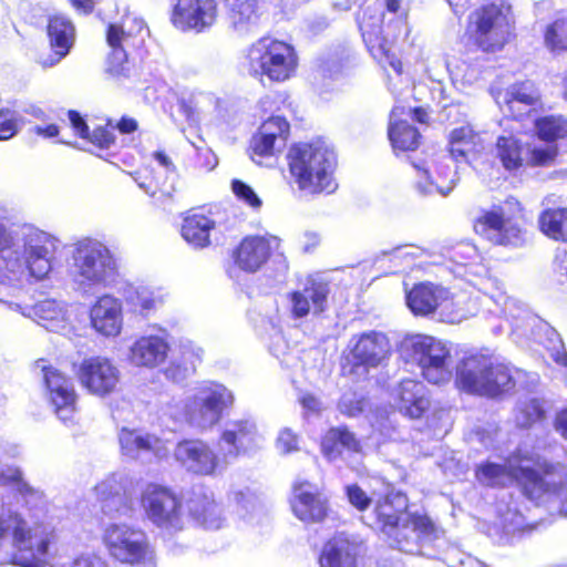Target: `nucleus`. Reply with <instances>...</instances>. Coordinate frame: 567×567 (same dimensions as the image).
I'll return each mask as SVG.
<instances>
[{"mask_svg":"<svg viewBox=\"0 0 567 567\" xmlns=\"http://www.w3.org/2000/svg\"><path fill=\"white\" fill-rule=\"evenodd\" d=\"M90 321L97 333L117 337L123 328L122 301L109 293L99 297L90 309Z\"/></svg>","mask_w":567,"mask_h":567,"instance_id":"obj_30","label":"nucleus"},{"mask_svg":"<svg viewBox=\"0 0 567 567\" xmlns=\"http://www.w3.org/2000/svg\"><path fill=\"white\" fill-rule=\"evenodd\" d=\"M148 34L146 23L135 14H125L120 22L110 23L106 42L111 51L107 55L106 72L114 78L128 76V55L144 45Z\"/></svg>","mask_w":567,"mask_h":567,"instance_id":"obj_11","label":"nucleus"},{"mask_svg":"<svg viewBox=\"0 0 567 567\" xmlns=\"http://www.w3.org/2000/svg\"><path fill=\"white\" fill-rule=\"evenodd\" d=\"M520 212V205L514 197L503 204L484 210L474 221L477 235L496 245H518L522 240L520 229L513 224V218Z\"/></svg>","mask_w":567,"mask_h":567,"instance_id":"obj_17","label":"nucleus"},{"mask_svg":"<svg viewBox=\"0 0 567 567\" xmlns=\"http://www.w3.org/2000/svg\"><path fill=\"white\" fill-rule=\"evenodd\" d=\"M399 352L404 361L415 363L430 383L451 380L452 355L445 341L429 334H408L402 339Z\"/></svg>","mask_w":567,"mask_h":567,"instance_id":"obj_10","label":"nucleus"},{"mask_svg":"<svg viewBox=\"0 0 567 567\" xmlns=\"http://www.w3.org/2000/svg\"><path fill=\"white\" fill-rule=\"evenodd\" d=\"M140 502L146 518L155 526L168 532L184 528L183 501L172 488L147 483L141 492Z\"/></svg>","mask_w":567,"mask_h":567,"instance_id":"obj_16","label":"nucleus"},{"mask_svg":"<svg viewBox=\"0 0 567 567\" xmlns=\"http://www.w3.org/2000/svg\"><path fill=\"white\" fill-rule=\"evenodd\" d=\"M125 300L134 307L135 311L147 312L155 308L156 298L154 293L144 287L130 288L125 292Z\"/></svg>","mask_w":567,"mask_h":567,"instance_id":"obj_51","label":"nucleus"},{"mask_svg":"<svg viewBox=\"0 0 567 567\" xmlns=\"http://www.w3.org/2000/svg\"><path fill=\"white\" fill-rule=\"evenodd\" d=\"M181 353L185 361L189 362L193 369L203 360L204 350L190 340L181 341Z\"/></svg>","mask_w":567,"mask_h":567,"instance_id":"obj_61","label":"nucleus"},{"mask_svg":"<svg viewBox=\"0 0 567 567\" xmlns=\"http://www.w3.org/2000/svg\"><path fill=\"white\" fill-rule=\"evenodd\" d=\"M544 416V408L539 400L530 399L518 403L515 414L517 425L527 427Z\"/></svg>","mask_w":567,"mask_h":567,"instance_id":"obj_50","label":"nucleus"},{"mask_svg":"<svg viewBox=\"0 0 567 567\" xmlns=\"http://www.w3.org/2000/svg\"><path fill=\"white\" fill-rule=\"evenodd\" d=\"M8 219L9 209L0 203V260L4 267L1 270L19 278L28 274L43 277L53 268L58 238L31 225L8 227Z\"/></svg>","mask_w":567,"mask_h":567,"instance_id":"obj_3","label":"nucleus"},{"mask_svg":"<svg viewBox=\"0 0 567 567\" xmlns=\"http://www.w3.org/2000/svg\"><path fill=\"white\" fill-rule=\"evenodd\" d=\"M289 123L281 116H271L265 121L250 142L251 158L261 164L262 158L275 155L285 145Z\"/></svg>","mask_w":567,"mask_h":567,"instance_id":"obj_29","label":"nucleus"},{"mask_svg":"<svg viewBox=\"0 0 567 567\" xmlns=\"http://www.w3.org/2000/svg\"><path fill=\"white\" fill-rule=\"evenodd\" d=\"M231 189L235 196L245 205L249 206L255 210H259L261 208V198L248 184L239 179H234L231 182Z\"/></svg>","mask_w":567,"mask_h":567,"instance_id":"obj_54","label":"nucleus"},{"mask_svg":"<svg viewBox=\"0 0 567 567\" xmlns=\"http://www.w3.org/2000/svg\"><path fill=\"white\" fill-rule=\"evenodd\" d=\"M557 155V147L555 145L536 146L532 150L530 162L534 165L543 166L554 161Z\"/></svg>","mask_w":567,"mask_h":567,"instance_id":"obj_60","label":"nucleus"},{"mask_svg":"<svg viewBox=\"0 0 567 567\" xmlns=\"http://www.w3.org/2000/svg\"><path fill=\"white\" fill-rule=\"evenodd\" d=\"M0 485L14 486L20 492H28L31 488L22 478V472L18 467L6 466L0 470Z\"/></svg>","mask_w":567,"mask_h":567,"instance_id":"obj_57","label":"nucleus"},{"mask_svg":"<svg viewBox=\"0 0 567 567\" xmlns=\"http://www.w3.org/2000/svg\"><path fill=\"white\" fill-rule=\"evenodd\" d=\"M42 370L54 413L63 423H73L78 395L72 381L55 369L42 367Z\"/></svg>","mask_w":567,"mask_h":567,"instance_id":"obj_24","label":"nucleus"},{"mask_svg":"<svg viewBox=\"0 0 567 567\" xmlns=\"http://www.w3.org/2000/svg\"><path fill=\"white\" fill-rule=\"evenodd\" d=\"M289 172L298 188L307 194L333 193L337 157L322 141L300 143L288 153Z\"/></svg>","mask_w":567,"mask_h":567,"instance_id":"obj_7","label":"nucleus"},{"mask_svg":"<svg viewBox=\"0 0 567 567\" xmlns=\"http://www.w3.org/2000/svg\"><path fill=\"white\" fill-rule=\"evenodd\" d=\"M361 545L344 534H339L327 542L322 548L320 567H358Z\"/></svg>","mask_w":567,"mask_h":567,"instance_id":"obj_34","label":"nucleus"},{"mask_svg":"<svg viewBox=\"0 0 567 567\" xmlns=\"http://www.w3.org/2000/svg\"><path fill=\"white\" fill-rule=\"evenodd\" d=\"M69 274L74 289L90 296L99 288L115 285L120 275L118 262L106 244L84 237L71 246Z\"/></svg>","mask_w":567,"mask_h":567,"instance_id":"obj_5","label":"nucleus"},{"mask_svg":"<svg viewBox=\"0 0 567 567\" xmlns=\"http://www.w3.org/2000/svg\"><path fill=\"white\" fill-rule=\"evenodd\" d=\"M538 136L545 141H555L567 135V120L563 116L549 115L535 123Z\"/></svg>","mask_w":567,"mask_h":567,"instance_id":"obj_49","label":"nucleus"},{"mask_svg":"<svg viewBox=\"0 0 567 567\" xmlns=\"http://www.w3.org/2000/svg\"><path fill=\"white\" fill-rule=\"evenodd\" d=\"M485 150V138L472 125H463L450 133V158L470 163Z\"/></svg>","mask_w":567,"mask_h":567,"instance_id":"obj_38","label":"nucleus"},{"mask_svg":"<svg viewBox=\"0 0 567 567\" xmlns=\"http://www.w3.org/2000/svg\"><path fill=\"white\" fill-rule=\"evenodd\" d=\"M416 172V181L414 187L422 196H430L435 193L447 196L456 185L454 174L449 165L436 169V178L434 179L426 162L420 164L413 163Z\"/></svg>","mask_w":567,"mask_h":567,"instance_id":"obj_37","label":"nucleus"},{"mask_svg":"<svg viewBox=\"0 0 567 567\" xmlns=\"http://www.w3.org/2000/svg\"><path fill=\"white\" fill-rule=\"evenodd\" d=\"M449 254L450 259L457 266L455 269L457 275L464 276L466 281L474 287H477L478 291H483V297L481 299L482 305L487 306L489 301H494L498 308L497 310H494V312L505 317H515L513 313L515 300L501 291L497 295H489L485 291L487 285L491 282L489 278L484 280L488 274V269L481 262L477 248L473 244L460 243L454 246Z\"/></svg>","mask_w":567,"mask_h":567,"instance_id":"obj_15","label":"nucleus"},{"mask_svg":"<svg viewBox=\"0 0 567 567\" xmlns=\"http://www.w3.org/2000/svg\"><path fill=\"white\" fill-rule=\"evenodd\" d=\"M19 131V116L17 112L0 110V141L12 138Z\"/></svg>","mask_w":567,"mask_h":567,"instance_id":"obj_55","label":"nucleus"},{"mask_svg":"<svg viewBox=\"0 0 567 567\" xmlns=\"http://www.w3.org/2000/svg\"><path fill=\"white\" fill-rule=\"evenodd\" d=\"M86 138L100 148H110L115 142L114 126H111V123L105 127L99 126L92 133L89 132Z\"/></svg>","mask_w":567,"mask_h":567,"instance_id":"obj_58","label":"nucleus"},{"mask_svg":"<svg viewBox=\"0 0 567 567\" xmlns=\"http://www.w3.org/2000/svg\"><path fill=\"white\" fill-rule=\"evenodd\" d=\"M545 336L544 346L548 350L550 358L557 364L567 367V352L558 332L550 327H546Z\"/></svg>","mask_w":567,"mask_h":567,"instance_id":"obj_52","label":"nucleus"},{"mask_svg":"<svg viewBox=\"0 0 567 567\" xmlns=\"http://www.w3.org/2000/svg\"><path fill=\"white\" fill-rule=\"evenodd\" d=\"M554 195L546 196L542 205L545 207L539 216L540 230L554 240L567 241V208H551Z\"/></svg>","mask_w":567,"mask_h":567,"instance_id":"obj_44","label":"nucleus"},{"mask_svg":"<svg viewBox=\"0 0 567 567\" xmlns=\"http://www.w3.org/2000/svg\"><path fill=\"white\" fill-rule=\"evenodd\" d=\"M217 18L215 0H178L174 7L172 21L181 30L198 32L212 27Z\"/></svg>","mask_w":567,"mask_h":567,"instance_id":"obj_26","label":"nucleus"},{"mask_svg":"<svg viewBox=\"0 0 567 567\" xmlns=\"http://www.w3.org/2000/svg\"><path fill=\"white\" fill-rule=\"evenodd\" d=\"M446 307L450 313H445L443 309L439 310V316L442 321L450 323H458L477 311V306L474 300L467 297L466 293L452 295L446 289Z\"/></svg>","mask_w":567,"mask_h":567,"instance_id":"obj_47","label":"nucleus"},{"mask_svg":"<svg viewBox=\"0 0 567 567\" xmlns=\"http://www.w3.org/2000/svg\"><path fill=\"white\" fill-rule=\"evenodd\" d=\"M477 481L486 486H505L514 481L524 495L535 502L544 497L561 496L567 493V468L560 463L551 464L539 455H517L504 464L482 463L476 468Z\"/></svg>","mask_w":567,"mask_h":567,"instance_id":"obj_1","label":"nucleus"},{"mask_svg":"<svg viewBox=\"0 0 567 567\" xmlns=\"http://www.w3.org/2000/svg\"><path fill=\"white\" fill-rule=\"evenodd\" d=\"M496 155L508 171L516 169L522 165V146L514 135L497 138Z\"/></svg>","mask_w":567,"mask_h":567,"instance_id":"obj_48","label":"nucleus"},{"mask_svg":"<svg viewBox=\"0 0 567 567\" xmlns=\"http://www.w3.org/2000/svg\"><path fill=\"white\" fill-rule=\"evenodd\" d=\"M229 28L239 35L251 32L258 23L257 0H224Z\"/></svg>","mask_w":567,"mask_h":567,"instance_id":"obj_41","label":"nucleus"},{"mask_svg":"<svg viewBox=\"0 0 567 567\" xmlns=\"http://www.w3.org/2000/svg\"><path fill=\"white\" fill-rule=\"evenodd\" d=\"M234 502L238 506L241 507L243 511L249 512V509L255 508V497L254 495L247 489V491H234L231 493Z\"/></svg>","mask_w":567,"mask_h":567,"instance_id":"obj_63","label":"nucleus"},{"mask_svg":"<svg viewBox=\"0 0 567 567\" xmlns=\"http://www.w3.org/2000/svg\"><path fill=\"white\" fill-rule=\"evenodd\" d=\"M291 508L297 518L305 523L321 522L328 513V498L318 486L300 482L293 486Z\"/></svg>","mask_w":567,"mask_h":567,"instance_id":"obj_28","label":"nucleus"},{"mask_svg":"<svg viewBox=\"0 0 567 567\" xmlns=\"http://www.w3.org/2000/svg\"><path fill=\"white\" fill-rule=\"evenodd\" d=\"M565 24L563 21H555L547 27L545 33L546 47L553 53H561L567 50V38L565 37Z\"/></svg>","mask_w":567,"mask_h":567,"instance_id":"obj_53","label":"nucleus"},{"mask_svg":"<svg viewBox=\"0 0 567 567\" xmlns=\"http://www.w3.org/2000/svg\"><path fill=\"white\" fill-rule=\"evenodd\" d=\"M154 159L157 162L159 168L165 173L164 179L161 178L162 172H157L148 183L140 182L138 187L150 195L154 204L158 206H167L172 200L176 190L177 174L175 165L172 159L162 151H156L153 154Z\"/></svg>","mask_w":567,"mask_h":567,"instance_id":"obj_31","label":"nucleus"},{"mask_svg":"<svg viewBox=\"0 0 567 567\" xmlns=\"http://www.w3.org/2000/svg\"><path fill=\"white\" fill-rule=\"evenodd\" d=\"M322 452L329 460H334L341 449L359 452L360 443L355 436L344 427L331 429L322 439Z\"/></svg>","mask_w":567,"mask_h":567,"instance_id":"obj_46","label":"nucleus"},{"mask_svg":"<svg viewBox=\"0 0 567 567\" xmlns=\"http://www.w3.org/2000/svg\"><path fill=\"white\" fill-rule=\"evenodd\" d=\"M168 351L167 333L158 330L136 338L128 348L127 360L136 368L155 369L166 361Z\"/></svg>","mask_w":567,"mask_h":567,"instance_id":"obj_25","label":"nucleus"},{"mask_svg":"<svg viewBox=\"0 0 567 567\" xmlns=\"http://www.w3.org/2000/svg\"><path fill=\"white\" fill-rule=\"evenodd\" d=\"M408 498L391 493L374 508V524L388 537L392 547L412 555H426L425 548L441 537V529L425 514L406 512Z\"/></svg>","mask_w":567,"mask_h":567,"instance_id":"obj_4","label":"nucleus"},{"mask_svg":"<svg viewBox=\"0 0 567 567\" xmlns=\"http://www.w3.org/2000/svg\"><path fill=\"white\" fill-rule=\"evenodd\" d=\"M48 34L53 54L42 60L44 68L54 66L68 55L74 41V27L64 16H53L49 20Z\"/></svg>","mask_w":567,"mask_h":567,"instance_id":"obj_36","label":"nucleus"},{"mask_svg":"<svg viewBox=\"0 0 567 567\" xmlns=\"http://www.w3.org/2000/svg\"><path fill=\"white\" fill-rule=\"evenodd\" d=\"M133 488V478L124 472L112 473L95 485L94 492L103 504V509L111 513L122 503L123 496Z\"/></svg>","mask_w":567,"mask_h":567,"instance_id":"obj_40","label":"nucleus"},{"mask_svg":"<svg viewBox=\"0 0 567 567\" xmlns=\"http://www.w3.org/2000/svg\"><path fill=\"white\" fill-rule=\"evenodd\" d=\"M445 300L446 288L432 282L415 285L406 293V305L416 316H429L434 312L439 313L440 309H443L445 313H450Z\"/></svg>","mask_w":567,"mask_h":567,"instance_id":"obj_33","label":"nucleus"},{"mask_svg":"<svg viewBox=\"0 0 567 567\" xmlns=\"http://www.w3.org/2000/svg\"><path fill=\"white\" fill-rule=\"evenodd\" d=\"M353 369L367 373L370 368L381 365L390 355L391 346L388 337L379 331H367L353 336L350 341Z\"/></svg>","mask_w":567,"mask_h":567,"instance_id":"obj_23","label":"nucleus"},{"mask_svg":"<svg viewBox=\"0 0 567 567\" xmlns=\"http://www.w3.org/2000/svg\"><path fill=\"white\" fill-rule=\"evenodd\" d=\"M262 436L250 419L229 420L225 423L217 446L230 464L240 455L258 449Z\"/></svg>","mask_w":567,"mask_h":567,"instance_id":"obj_21","label":"nucleus"},{"mask_svg":"<svg viewBox=\"0 0 567 567\" xmlns=\"http://www.w3.org/2000/svg\"><path fill=\"white\" fill-rule=\"evenodd\" d=\"M538 99L539 94L534 83L526 81L511 85L503 95V103L514 117H519L527 113Z\"/></svg>","mask_w":567,"mask_h":567,"instance_id":"obj_43","label":"nucleus"},{"mask_svg":"<svg viewBox=\"0 0 567 567\" xmlns=\"http://www.w3.org/2000/svg\"><path fill=\"white\" fill-rule=\"evenodd\" d=\"M328 284L312 278L286 296V308L292 319L319 316L327 308Z\"/></svg>","mask_w":567,"mask_h":567,"instance_id":"obj_22","label":"nucleus"},{"mask_svg":"<svg viewBox=\"0 0 567 567\" xmlns=\"http://www.w3.org/2000/svg\"><path fill=\"white\" fill-rule=\"evenodd\" d=\"M109 555L122 564L156 567L154 550L144 530L125 523H111L102 535Z\"/></svg>","mask_w":567,"mask_h":567,"instance_id":"obj_12","label":"nucleus"},{"mask_svg":"<svg viewBox=\"0 0 567 567\" xmlns=\"http://www.w3.org/2000/svg\"><path fill=\"white\" fill-rule=\"evenodd\" d=\"M346 495L349 503L359 512H364L371 505V497L357 484L346 486Z\"/></svg>","mask_w":567,"mask_h":567,"instance_id":"obj_59","label":"nucleus"},{"mask_svg":"<svg viewBox=\"0 0 567 567\" xmlns=\"http://www.w3.org/2000/svg\"><path fill=\"white\" fill-rule=\"evenodd\" d=\"M187 507L189 515L205 529L216 530L223 527V511L212 491L204 487L193 489Z\"/></svg>","mask_w":567,"mask_h":567,"instance_id":"obj_32","label":"nucleus"},{"mask_svg":"<svg viewBox=\"0 0 567 567\" xmlns=\"http://www.w3.org/2000/svg\"><path fill=\"white\" fill-rule=\"evenodd\" d=\"M403 114L404 107H393L390 114L389 138L394 150L413 151L417 147L421 135L416 128L401 118Z\"/></svg>","mask_w":567,"mask_h":567,"instance_id":"obj_42","label":"nucleus"},{"mask_svg":"<svg viewBox=\"0 0 567 567\" xmlns=\"http://www.w3.org/2000/svg\"><path fill=\"white\" fill-rule=\"evenodd\" d=\"M364 400L355 392H346L339 401V410L348 416H357L364 409Z\"/></svg>","mask_w":567,"mask_h":567,"instance_id":"obj_56","label":"nucleus"},{"mask_svg":"<svg viewBox=\"0 0 567 567\" xmlns=\"http://www.w3.org/2000/svg\"><path fill=\"white\" fill-rule=\"evenodd\" d=\"M234 401V393L224 384L205 382L186 399L185 419L196 429H212L220 421L224 411L233 406Z\"/></svg>","mask_w":567,"mask_h":567,"instance_id":"obj_14","label":"nucleus"},{"mask_svg":"<svg viewBox=\"0 0 567 567\" xmlns=\"http://www.w3.org/2000/svg\"><path fill=\"white\" fill-rule=\"evenodd\" d=\"M280 239L272 235L247 236L234 251L235 264L246 272L258 271L271 251L278 250Z\"/></svg>","mask_w":567,"mask_h":567,"instance_id":"obj_27","label":"nucleus"},{"mask_svg":"<svg viewBox=\"0 0 567 567\" xmlns=\"http://www.w3.org/2000/svg\"><path fill=\"white\" fill-rule=\"evenodd\" d=\"M519 372L486 354L464 355L455 368L457 389L468 394L497 398L514 389Z\"/></svg>","mask_w":567,"mask_h":567,"instance_id":"obj_9","label":"nucleus"},{"mask_svg":"<svg viewBox=\"0 0 567 567\" xmlns=\"http://www.w3.org/2000/svg\"><path fill=\"white\" fill-rule=\"evenodd\" d=\"M399 409L411 419H419L430 406L427 391L422 382L406 379L403 380L398 389Z\"/></svg>","mask_w":567,"mask_h":567,"instance_id":"obj_39","label":"nucleus"},{"mask_svg":"<svg viewBox=\"0 0 567 567\" xmlns=\"http://www.w3.org/2000/svg\"><path fill=\"white\" fill-rule=\"evenodd\" d=\"M363 41L372 56L401 73L402 63L392 52V44L405 29V12L399 0H378L359 20Z\"/></svg>","mask_w":567,"mask_h":567,"instance_id":"obj_6","label":"nucleus"},{"mask_svg":"<svg viewBox=\"0 0 567 567\" xmlns=\"http://www.w3.org/2000/svg\"><path fill=\"white\" fill-rule=\"evenodd\" d=\"M78 378L80 384L89 393L99 398H105L117 390L121 371L109 358L91 357L81 362Z\"/></svg>","mask_w":567,"mask_h":567,"instance_id":"obj_20","label":"nucleus"},{"mask_svg":"<svg viewBox=\"0 0 567 567\" xmlns=\"http://www.w3.org/2000/svg\"><path fill=\"white\" fill-rule=\"evenodd\" d=\"M214 228V220L204 214L195 213L184 218L181 234L189 245L203 248L209 245L210 231Z\"/></svg>","mask_w":567,"mask_h":567,"instance_id":"obj_45","label":"nucleus"},{"mask_svg":"<svg viewBox=\"0 0 567 567\" xmlns=\"http://www.w3.org/2000/svg\"><path fill=\"white\" fill-rule=\"evenodd\" d=\"M247 59L252 74L265 75L276 82L290 79L298 65L293 47L272 38L257 40L249 48Z\"/></svg>","mask_w":567,"mask_h":567,"instance_id":"obj_13","label":"nucleus"},{"mask_svg":"<svg viewBox=\"0 0 567 567\" xmlns=\"http://www.w3.org/2000/svg\"><path fill=\"white\" fill-rule=\"evenodd\" d=\"M176 462L188 473L198 476L221 475L229 463L217 446V451L203 440H184L174 450Z\"/></svg>","mask_w":567,"mask_h":567,"instance_id":"obj_18","label":"nucleus"},{"mask_svg":"<svg viewBox=\"0 0 567 567\" xmlns=\"http://www.w3.org/2000/svg\"><path fill=\"white\" fill-rule=\"evenodd\" d=\"M118 443L122 454L131 460H138L148 454L161 457L166 453L163 442L156 435L141 430L123 427L118 433Z\"/></svg>","mask_w":567,"mask_h":567,"instance_id":"obj_35","label":"nucleus"},{"mask_svg":"<svg viewBox=\"0 0 567 567\" xmlns=\"http://www.w3.org/2000/svg\"><path fill=\"white\" fill-rule=\"evenodd\" d=\"M277 449L282 454H288L298 450V437L289 429L280 431L277 439Z\"/></svg>","mask_w":567,"mask_h":567,"instance_id":"obj_62","label":"nucleus"},{"mask_svg":"<svg viewBox=\"0 0 567 567\" xmlns=\"http://www.w3.org/2000/svg\"><path fill=\"white\" fill-rule=\"evenodd\" d=\"M49 270L43 277L38 278L31 274L19 278L14 274H6L0 270V302L8 305V307L21 313L23 317L32 319L49 331L58 333H68L71 331L70 319L66 305L55 299H45L30 305L27 302V292L24 290L25 284L41 281L45 279Z\"/></svg>","mask_w":567,"mask_h":567,"instance_id":"obj_8","label":"nucleus"},{"mask_svg":"<svg viewBox=\"0 0 567 567\" xmlns=\"http://www.w3.org/2000/svg\"><path fill=\"white\" fill-rule=\"evenodd\" d=\"M52 532L32 529L29 522L11 509L0 514V559L20 567H65L50 554ZM70 567H107L96 555L76 558Z\"/></svg>","mask_w":567,"mask_h":567,"instance_id":"obj_2","label":"nucleus"},{"mask_svg":"<svg viewBox=\"0 0 567 567\" xmlns=\"http://www.w3.org/2000/svg\"><path fill=\"white\" fill-rule=\"evenodd\" d=\"M508 9L492 3L471 16V24L477 45L483 51H496L503 48L511 34Z\"/></svg>","mask_w":567,"mask_h":567,"instance_id":"obj_19","label":"nucleus"},{"mask_svg":"<svg viewBox=\"0 0 567 567\" xmlns=\"http://www.w3.org/2000/svg\"><path fill=\"white\" fill-rule=\"evenodd\" d=\"M69 120L75 132L82 137L89 136V126L76 111H69Z\"/></svg>","mask_w":567,"mask_h":567,"instance_id":"obj_64","label":"nucleus"}]
</instances>
